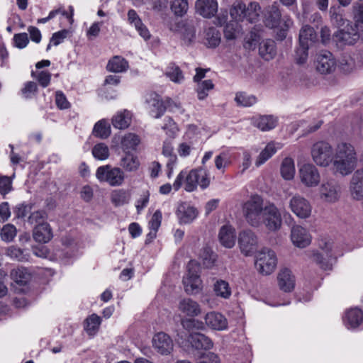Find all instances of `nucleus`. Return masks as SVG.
Instances as JSON below:
<instances>
[{"mask_svg": "<svg viewBox=\"0 0 363 363\" xmlns=\"http://www.w3.org/2000/svg\"><path fill=\"white\" fill-rule=\"evenodd\" d=\"M357 162V153L351 144L341 143L337 145L333 160L336 172L342 176L348 175L354 169Z\"/></svg>", "mask_w": 363, "mask_h": 363, "instance_id": "f257e3e1", "label": "nucleus"}, {"mask_svg": "<svg viewBox=\"0 0 363 363\" xmlns=\"http://www.w3.org/2000/svg\"><path fill=\"white\" fill-rule=\"evenodd\" d=\"M184 179V189L189 192L194 191L198 185L201 189H206L210 183L208 174L203 169H192L188 174L182 171L177 175L173 184V188L175 191H178L181 188Z\"/></svg>", "mask_w": 363, "mask_h": 363, "instance_id": "f03ea898", "label": "nucleus"}, {"mask_svg": "<svg viewBox=\"0 0 363 363\" xmlns=\"http://www.w3.org/2000/svg\"><path fill=\"white\" fill-rule=\"evenodd\" d=\"M265 206L263 198L258 194L251 195L243 203V216L249 225L252 227L262 225Z\"/></svg>", "mask_w": 363, "mask_h": 363, "instance_id": "7ed1b4c3", "label": "nucleus"}, {"mask_svg": "<svg viewBox=\"0 0 363 363\" xmlns=\"http://www.w3.org/2000/svg\"><path fill=\"white\" fill-rule=\"evenodd\" d=\"M167 27L178 33L186 45H190L196 38V30L192 20L174 18L168 21Z\"/></svg>", "mask_w": 363, "mask_h": 363, "instance_id": "20e7f679", "label": "nucleus"}, {"mask_svg": "<svg viewBox=\"0 0 363 363\" xmlns=\"http://www.w3.org/2000/svg\"><path fill=\"white\" fill-rule=\"evenodd\" d=\"M200 265L195 260H191L187 264V274L183 278L185 291L189 294H194L201 289L200 279Z\"/></svg>", "mask_w": 363, "mask_h": 363, "instance_id": "39448f33", "label": "nucleus"}, {"mask_svg": "<svg viewBox=\"0 0 363 363\" xmlns=\"http://www.w3.org/2000/svg\"><path fill=\"white\" fill-rule=\"evenodd\" d=\"M96 177L101 182H106L111 186L122 185L125 179L123 171L119 167H112L109 164L97 168Z\"/></svg>", "mask_w": 363, "mask_h": 363, "instance_id": "423d86ee", "label": "nucleus"}, {"mask_svg": "<svg viewBox=\"0 0 363 363\" xmlns=\"http://www.w3.org/2000/svg\"><path fill=\"white\" fill-rule=\"evenodd\" d=\"M333 147L327 142L318 141L311 148L313 162L318 166L328 167L333 160Z\"/></svg>", "mask_w": 363, "mask_h": 363, "instance_id": "0eeeda50", "label": "nucleus"}, {"mask_svg": "<svg viewBox=\"0 0 363 363\" xmlns=\"http://www.w3.org/2000/svg\"><path fill=\"white\" fill-rule=\"evenodd\" d=\"M359 39L357 27L348 23L344 28H340L334 33L333 40L340 48L346 45H353Z\"/></svg>", "mask_w": 363, "mask_h": 363, "instance_id": "6e6552de", "label": "nucleus"}, {"mask_svg": "<svg viewBox=\"0 0 363 363\" xmlns=\"http://www.w3.org/2000/svg\"><path fill=\"white\" fill-rule=\"evenodd\" d=\"M277 259L275 252L268 248L260 250L257 257L255 266L259 273L264 275L272 274L275 269Z\"/></svg>", "mask_w": 363, "mask_h": 363, "instance_id": "1a4fd4ad", "label": "nucleus"}, {"mask_svg": "<svg viewBox=\"0 0 363 363\" xmlns=\"http://www.w3.org/2000/svg\"><path fill=\"white\" fill-rule=\"evenodd\" d=\"M320 198L327 203L337 202L341 196V187L334 179L323 181L319 188Z\"/></svg>", "mask_w": 363, "mask_h": 363, "instance_id": "9d476101", "label": "nucleus"}, {"mask_svg": "<svg viewBox=\"0 0 363 363\" xmlns=\"http://www.w3.org/2000/svg\"><path fill=\"white\" fill-rule=\"evenodd\" d=\"M289 208L299 218L306 219L311 215L312 206L303 196L295 194L289 201Z\"/></svg>", "mask_w": 363, "mask_h": 363, "instance_id": "9b49d317", "label": "nucleus"}, {"mask_svg": "<svg viewBox=\"0 0 363 363\" xmlns=\"http://www.w3.org/2000/svg\"><path fill=\"white\" fill-rule=\"evenodd\" d=\"M281 223V216L278 208L274 203H267L263 212L262 225L264 224L270 231H277L280 229Z\"/></svg>", "mask_w": 363, "mask_h": 363, "instance_id": "f8f14e48", "label": "nucleus"}, {"mask_svg": "<svg viewBox=\"0 0 363 363\" xmlns=\"http://www.w3.org/2000/svg\"><path fill=\"white\" fill-rule=\"evenodd\" d=\"M301 182L306 187H315L320 181L318 169L312 164H304L298 169Z\"/></svg>", "mask_w": 363, "mask_h": 363, "instance_id": "ddd939ff", "label": "nucleus"}, {"mask_svg": "<svg viewBox=\"0 0 363 363\" xmlns=\"http://www.w3.org/2000/svg\"><path fill=\"white\" fill-rule=\"evenodd\" d=\"M238 245L244 255L251 256L257 251V238L252 230H243L239 235Z\"/></svg>", "mask_w": 363, "mask_h": 363, "instance_id": "4468645a", "label": "nucleus"}, {"mask_svg": "<svg viewBox=\"0 0 363 363\" xmlns=\"http://www.w3.org/2000/svg\"><path fill=\"white\" fill-rule=\"evenodd\" d=\"M152 347L157 353L162 355H168L173 350L174 343L169 335L160 332L152 337Z\"/></svg>", "mask_w": 363, "mask_h": 363, "instance_id": "2eb2a0df", "label": "nucleus"}, {"mask_svg": "<svg viewBox=\"0 0 363 363\" xmlns=\"http://www.w3.org/2000/svg\"><path fill=\"white\" fill-rule=\"evenodd\" d=\"M336 62L333 54L328 51H324L317 56L316 69L322 74H328L335 70Z\"/></svg>", "mask_w": 363, "mask_h": 363, "instance_id": "dca6fc26", "label": "nucleus"}, {"mask_svg": "<svg viewBox=\"0 0 363 363\" xmlns=\"http://www.w3.org/2000/svg\"><path fill=\"white\" fill-rule=\"evenodd\" d=\"M350 192L353 199H363V169H357L352 174L350 183Z\"/></svg>", "mask_w": 363, "mask_h": 363, "instance_id": "f3484780", "label": "nucleus"}, {"mask_svg": "<svg viewBox=\"0 0 363 363\" xmlns=\"http://www.w3.org/2000/svg\"><path fill=\"white\" fill-rule=\"evenodd\" d=\"M291 239L294 245L300 248L307 247L311 241V237L307 230L300 225L292 228Z\"/></svg>", "mask_w": 363, "mask_h": 363, "instance_id": "a211bd4d", "label": "nucleus"}, {"mask_svg": "<svg viewBox=\"0 0 363 363\" xmlns=\"http://www.w3.org/2000/svg\"><path fill=\"white\" fill-rule=\"evenodd\" d=\"M218 7L216 0H196L195 3L196 11L207 18H212L216 15Z\"/></svg>", "mask_w": 363, "mask_h": 363, "instance_id": "6ab92c4d", "label": "nucleus"}, {"mask_svg": "<svg viewBox=\"0 0 363 363\" xmlns=\"http://www.w3.org/2000/svg\"><path fill=\"white\" fill-rule=\"evenodd\" d=\"M206 325L215 330H225L228 328L227 319L220 313L209 312L204 316Z\"/></svg>", "mask_w": 363, "mask_h": 363, "instance_id": "aec40b11", "label": "nucleus"}, {"mask_svg": "<svg viewBox=\"0 0 363 363\" xmlns=\"http://www.w3.org/2000/svg\"><path fill=\"white\" fill-rule=\"evenodd\" d=\"M277 281L279 289L284 292H291L295 287V277L287 268L280 270L277 275Z\"/></svg>", "mask_w": 363, "mask_h": 363, "instance_id": "412c9836", "label": "nucleus"}, {"mask_svg": "<svg viewBox=\"0 0 363 363\" xmlns=\"http://www.w3.org/2000/svg\"><path fill=\"white\" fill-rule=\"evenodd\" d=\"M178 308L183 314L189 317H196L201 313L200 305L189 298L182 299L179 303Z\"/></svg>", "mask_w": 363, "mask_h": 363, "instance_id": "4be33fe9", "label": "nucleus"}, {"mask_svg": "<svg viewBox=\"0 0 363 363\" xmlns=\"http://www.w3.org/2000/svg\"><path fill=\"white\" fill-rule=\"evenodd\" d=\"M281 13L278 5L274 3L266 9L264 23L267 27L277 28L281 23Z\"/></svg>", "mask_w": 363, "mask_h": 363, "instance_id": "5701e85b", "label": "nucleus"}, {"mask_svg": "<svg viewBox=\"0 0 363 363\" xmlns=\"http://www.w3.org/2000/svg\"><path fill=\"white\" fill-rule=\"evenodd\" d=\"M176 214L181 223H189L196 218L198 211L194 207L182 203L178 206Z\"/></svg>", "mask_w": 363, "mask_h": 363, "instance_id": "b1692460", "label": "nucleus"}, {"mask_svg": "<svg viewBox=\"0 0 363 363\" xmlns=\"http://www.w3.org/2000/svg\"><path fill=\"white\" fill-rule=\"evenodd\" d=\"M252 124L262 131L274 129L277 124V119L271 115L254 116L251 118Z\"/></svg>", "mask_w": 363, "mask_h": 363, "instance_id": "393cba45", "label": "nucleus"}, {"mask_svg": "<svg viewBox=\"0 0 363 363\" xmlns=\"http://www.w3.org/2000/svg\"><path fill=\"white\" fill-rule=\"evenodd\" d=\"M218 239L220 244L227 248H232L235 244V229L229 225L222 226L219 230Z\"/></svg>", "mask_w": 363, "mask_h": 363, "instance_id": "a878e982", "label": "nucleus"}, {"mask_svg": "<svg viewBox=\"0 0 363 363\" xmlns=\"http://www.w3.org/2000/svg\"><path fill=\"white\" fill-rule=\"evenodd\" d=\"M188 340L191 346L196 350H210L213 346L211 340L200 333H191L188 337Z\"/></svg>", "mask_w": 363, "mask_h": 363, "instance_id": "bb28decb", "label": "nucleus"}, {"mask_svg": "<svg viewBox=\"0 0 363 363\" xmlns=\"http://www.w3.org/2000/svg\"><path fill=\"white\" fill-rule=\"evenodd\" d=\"M128 20L130 24L135 26L140 35L145 40L150 38L151 35L147 28L143 23L140 18L135 10L130 9L128 11Z\"/></svg>", "mask_w": 363, "mask_h": 363, "instance_id": "cd10ccee", "label": "nucleus"}, {"mask_svg": "<svg viewBox=\"0 0 363 363\" xmlns=\"http://www.w3.org/2000/svg\"><path fill=\"white\" fill-rule=\"evenodd\" d=\"M33 239L40 243H47L52 238V229L47 223L37 225L33 230Z\"/></svg>", "mask_w": 363, "mask_h": 363, "instance_id": "c85d7f7f", "label": "nucleus"}, {"mask_svg": "<svg viewBox=\"0 0 363 363\" xmlns=\"http://www.w3.org/2000/svg\"><path fill=\"white\" fill-rule=\"evenodd\" d=\"M363 321V313L357 308H354L348 310L344 317V323L348 328H355Z\"/></svg>", "mask_w": 363, "mask_h": 363, "instance_id": "c756f323", "label": "nucleus"}, {"mask_svg": "<svg viewBox=\"0 0 363 363\" xmlns=\"http://www.w3.org/2000/svg\"><path fill=\"white\" fill-rule=\"evenodd\" d=\"M140 143V138L138 135L133 133H128L125 134L121 138V146L125 153H130V152L136 150Z\"/></svg>", "mask_w": 363, "mask_h": 363, "instance_id": "7c9ffc66", "label": "nucleus"}, {"mask_svg": "<svg viewBox=\"0 0 363 363\" xmlns=\"http://www.w3.org/2000/svg\"><path fill=\"white\" fill-rule=\"evenodd\" d=\"M325 256L318 252H313L311 255V259L316 263L321 269L330 270L333 266V256L330 252L325 251Z\"/></svg>", "mask_w": 363, "mask_h": 363, "instance_id": "2f4dec72", "label": "nucleus"}, {"mask_svg": "<svg viewBox=\"0 0 363 363\" xmlns=\"http://www.w3.org/2000/svg\"><path fill=\"white\" fill-rule=\"evenodd\" d=\"M162 154L168 158L167 167L169 169L168 177H169L175 164L177 157L174 152V147L172 140H167L164 141L162 150Z\"/></svg>", "mask_w": 363, "mask_h": 363, "instance_id": "473e14b6", "label": "nucleus"}, {"mask_svg": "<svg viewBox=\"0 0 363 363\" xmlns=\"http://www.w3.org/2000/svg\"><path fill=\"white\" fill-rule=\"evenodd\" d=\"M259 55L265 60H270L276 55L275 42L272 40H263L259 48Z\"/></svg>", "mask_w": 363, "mask_h": 363, "instance_id": "72a5a7b5", "label": "nucleus"}, {"mask_svg": "<svg viewBox=\"0 0 363 363\" xmlns=\"http://www.w3.org/2000/svg\"><path fill=\"white\" fill-rule=\"evenodd\" d=\"M356 55L344 53L339 60V68L345 73H350L357 67Z\"/></svg>", "mask_w": 363, "mask_h": 363, "instance_id": "f704fd0d", "label": "nucleus"}, {"mask_svg": "<svg viewBox=\"0 0 363 363\" xmlns=\"http://www.w3.org/2000/svg\"><path fill=\"white\" fill-rule=\"evenodd\" d=\"M128 62L121 56H114L106 66L108 71L115 73L123 72L128 69Z\"/></svg>", "mask_w": 363, "mask_h": 363, "instance_id": "c9c22d12", "label": "nucleus"}, {"mask_svg": "<svg viewBox=\"0 0 363 363\" xmlns=\"http://www.w3.org/2000/svg\"><path fill=\"white\" fill-rule=\"evenodd\" d=\"M317 40V35L314 29L309 26H304L299 33V43L302 45L311 46Z\"/></svg>", "mask_w": 363, "mask_h": 363, "instance_id": "e433bc0d", "label": "nucleus"}, {"mask_svg": "<svg viewBox=\"0 0 363 363\" xmlns=\"http://www.w3.org/2000/svg\"><path fill=\"white\" fill-rule=\"evenodd\" d=\"M281 174L285 180H291L295 175V167L291 158L286 157L281 165Z\"/></svg>", "mask_w": 363, "mask_h": 363, "instance_id": "4c0bfd02", "label": "nucleus"}, {"mask_svg": "<svg viewBox=\"0 0 363 363\" xmlns=\"http://www.w3.org/2000/svg\"><path fill=\"white\" fill-rule=\"evenodd\" d=\"M261 13V7L259 3L253 1L245 6V16L246 19L250 23H255L259 20Z\"/></svg>", "mask_w": 363, "mask_h": 363, "instance_id": "58836bf2", "label": "nucleus"}, {"mask_svg": "<svg viewBox=\"0 0 363 363\" xmlns=\"http://www.w3.org/2000/svg\"><path fill=\"white\" fill-rule=\"evenodd\" d=\"M12 279L20 285H26L30 279V274L23 267L13 269L11 272Z\"/></svg>", "mask_w": 363, "mask_h": 363, "instance_id": "ea45409f", "label": "nucleus"}, {"mask_svg": "<svg viewBox=\"0 0 363 363\" xmlns=\"http://www.w3.org/2000/svg\"><path fill=\"white\" fill-rule=\"evenodd\" d=\"M230 15L233 21H242L245 16V4L241 1L234 2L230 9Z\"/></svg>", "mask_w": 363, "mask_h": 363, "instance_id": "a19ab883", "label": "nucleus"}, {"mask_svg": "<svg viewBox=\"0 0 363 363\" xmlns=\"http://www.w3.org/2000/svg\"><path fill=\"white\" fill-rule=\"evenodd\" d=\"M277 145L279 147H277L274 143H268L259 155L255 162L256 165L260 166L268 160L277 152V149L280 147L279 144H277Z\"/></svg>", "mask_w": 363, "mask_h": 363, "instance_id": "79ce46f5", "label": "nucleus"}, {"mask_svg": "<svg viewBox=\"0 0 363 363\" xmlns=\"http://www.w3.org/2000/svg\"><path fill=\"white\" fill-rule=\"evenodd\" d=\"M121 166L126 171L134 172L138 169L140 162L136 156L129 152L125 153V155L121 159Z\"/></svg>", "mask_w": 363, "mask_h": 363, "instance_id": "37998d69", "label": "nucleus"}, {"mask_svg": "<svg viewBox=\"0 0 363 363\" xmlns=\"http://www.w3.org/2000/svg\"><path fill=\"white\" fill-rule=\"evenodd\" d=\"M130 123V113L127 111L118 113L112 119V124L114 128L124 129L129 126Z\"/></svg>", "mask_w": 363, "mask_h": 363, "instance_id": "c03bdc74", "label": "nucleus"}, {"mask_svg": "<svg viewBox=\"0 0 363 363\" xmlns=\"http://www.w3.org/2000/svg\"><path fill=\"white\" fill-rule=\"evenodd\" d=\"M351 13L354 21V26L357 27L359 24L363 23V0H358L353 3Z\"/></svg>", "mask_w": 363, "mask_h": 363, "instance_id": "a18cd8bd", "label": "nucleus"}, {"mask_svg": "<svg viewBox=\"0 0 363 363\" xmlns=\"http://www.w3.org/2000/svg\"><path fill=\"white\" fill-rule=\"evenodd\" d=\"M206 40L208 47H217L220 43V32L216 28H208L206 32Z\"/></svg>", "mask_w": 363, "mask_h": 363, "instance_id": "49530a36", "label": "nucleus"}, {"mask_svg": "<svg viewBox=\"0 0 363 363\" xmlns=\"http://www.w3.org/2000/svg\"><path fill=\"white\" fill-rule=\"evenodd\" d=\"M93 134L101 138H106L111 134L110 125L104 120L99 121L94 127Z\"/></svg>", "mask_w": 363, "mask_h": 363, "instance_id": "de8ad7c7", "label": "nucleus"}, {"mask_svg": "<svg viewBox=\"0 0 363 363\" xmlns=\"http://www.w3.org/2000/svg\"><path fill=\"white\" fill-rule=\"evenodd\" d=\"M214 291L216 294L224 298H228L231 295V290L226 281L218 280L214 284Z\"/></svg>", "mask_w": 363, "mask_h": 363, "instance_id": "09e8293b", "label": "nucleus"}, {"mask_svg": "<svg viewBox=\"0 0 363 363\" xmlns=\"http://www.w3.org/2000/svg\"><path fill=\"white\" fill-rule=\"evenodd\" d=\"M240 26L237 21H231L226 24L224 28V35L227 40H234L240 34Z\"/></svg>", "mask_w": 363, "mask_h": 363, "instance_id": "8fccbe9b", "label": "nucleus"}, {"mask_svg": "<svg viewBox=\"0 0 363 363\" xmlns=\"http://www.w3.org/2000/svg\"><path fill=\"white\" fill-rule=\"evenodd\" d=\"M101 318L94 313L89 316L84 323V329L89 334L94 333L99 328L101 324Z\"/></svg>", "mask_w": 363, "mask_h": 363, "instance_id": "3c124183", "label": "nucleus"}, {"mask_svg": "<svg viewBox=\"0 0 363 363\" xmlns=\"http://www.w3.org/2000/svg\"><path fill=\"white\" fill-rule=\"evenodd\" d=\"M214 84L210 79L204 80L197 84L196 92L198 99L203 100L208 96V91L213 89Z\"/></svg>", "mask_w": 363, "mask_h": 363, "instance_id": "603ef678", "label": "nucleus"}, {"mask_svg": "<svg viewBox=\"0 0 363 363\" xmlns=\"http://www.w3.org/2000/svg\"><path fill=\"white\" fill-rule=\"evenodd\" d=\"M92 155L96 160H105L109 157V149L104 143H98L94 146Z\"/></svg>", "mask_w": 363, "mask_h": 363, "instance_id": "864d4df0", "label": "nucleus"}, {"mask_svg": "<svg viewBox=\"0 0 363 363\" xmlns=\"http://www.w3.org/2000/svg\"><path fill=\"white\" fill-rule=\"evenodd\" d=\"M129 199V194L123 189L116 190L111 194V201L116 206H122L127 203Z\"/></svg>", "mask_w": 363, "mask_h": 363, "instance_id": "5fc2aeb1", "label": "nucleus"}, {"mask_svg": "<svg viewBox=\"0 0 363 363\" xmlns=\"http://www.w3.org/2000/svg\"><path fill=\"white\" fill-rule=\"evenodd\" d=\"M150 106H152L150 114L155 118H160L167 109L164 102L158 99H154Z\"/></svg>", "mask_w": 363, "mask_h": 363, "instance_id": "6e6d98bb", "label": "nucleus"}, {"mask_svg": "<svg viewBox=\"0 0 363 363\" xmlns=\"http://www.w3.org/2000/svg\"><path fill=\"white\" fill-rule=\"evenodd\" d=\"M166 75L175 83H181L184 78L180 68L174 65L168 67Z\"/></svg>", "mask_w": 363, "mask_h": 363, "instance_id": "4d7b16f0", "label": "nucleus"}, {"mask_svg": "<svg viewBox=\"0 0 363 363\" xmlns=\"http://www.w3.org/2000/svg\"><path fill=\"white\" fill-rule=\"evenodd\" d=\"M188 9L187 0H173L171 4V10L177 16L185 14Z\"/></svg>", "mask_w": 363, "mask_h": 363, "instance_id": "13d9d810", "label": "nucleus"}, {"mask_svg": "<svg viewBox=\"0 0 363 363\" xmlns=\"http://www.w3.org/2000/svg\"><path fill=\"white\" fill-rule=\"evenodd\" d=\"M0 235L2 240L11 242L16 235V228L13 225L6 224L2 228Z\"/></svg>", "mask_w": 363, "mask_h": 363, "instance_id": "bf43d9fd", "label": "nucleus"}, {"mask_svg": "<svg viewBox=\"0 0 363 363\" xmlns=\"http://www.w3.org/2000/svg\"><path fill=\"white\" fill-rule=\"evenodd\" d=\"M182 325L185 330L189 331L194 330H203L205 325L201 320L194 318H186L182 320Z\"/></svg>", "mask_w": 363, "mask_h": 363, "instance_id": "052dcab7", "label": "nucleus"}, {"mask_svg": "<svg viewBox=\"0 0 363 363\" xmlns=\"http://www.w3.org/2000/svg\"><path fill=\"white\" fill-rule=\"evenodd\" d=\"M235 100L238 104L243 106H250L257 101V99L255 96L248 95L245 93L237 94Z\"/></svg>", "mask_w": 363, "mask_h": 363, "instance_id": "680f3d73", "label": "nucleus"}, {"mask_svg": "<svg viewBox=\"0 0 363 363\" xmlns=\"http://www.w3.org/2000/svg\"><path fill=\"white\" fill-rule=\"evenodd\" d=\"M337 10L338 9L336 8H330V13L333 23L340 28L343 26L346 23L347 24L350 23V21L344 18L342 14L340 13Z\"/></svg>", "mask_w": 363, "mask_h": 363, "instance_id": "e2e57ef3", "label": "nucleus"}, {"mask_svg": "<svg viewBox=\"0 0 363 363\" xmlns=\"http://www.w3.org/2000/svg\"><path fill=\"white\" fill-rule=\"evenodd\" d=\"M309 47L310 45L299 43V46L296 50V60L298 63L303 64L306 62Z\"/></svg>", "mask_w": 363, "mask_h": 363, "instance_id": "0e129e2a", "label": "nucleus"}, {"mask_svg": "<svg viewBox=\"0 0 363 363\" xmlns=\"http://www.w3.org/2000/svg\"><path fill=\"white\" fill-rule=\"evenodd\" d=\"M12 190V181L7 176L0 177V194L4 196Z\"/></svg>", "mask_w": 363, "mask_h": 363, "instance_id": "69168bd1", "label": "nucleus"}, {"mask_svg": "<svg viewBox=\"0 0 363 363\" xmlns=\"http://www.w3.org/2000/svg\"><path fill=\"white\" fill-rule=\"evenodd\" d=\"M29 42L27 33H21L15 34L13 36V43L15 47L23 49L26 48Z\"/></svg>", "mask_w": 363, "mask_h": 363, "instance_id": "338daca9", "label": "nucleus"}, {"mask_svg": "<svg viewBox=\"0 0 363 363\" xmlns=\"http://www.w3.org/2000/svg\"><path fill=\"white\" fill-rule=\"evenodd\" d=\"M46 218V213L43 211H37L32 213L28 219V223L30 224H42L45 223L44 220Z\"/></svg>", "mask_w": 363, "mask_h": 363, "instance_id": "774afa93", "label": "nucleus"}]
</instances>
